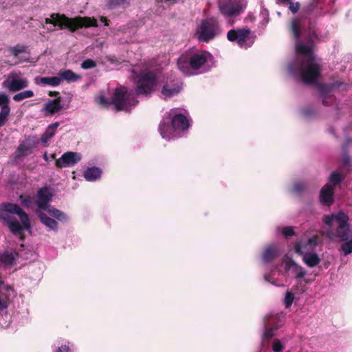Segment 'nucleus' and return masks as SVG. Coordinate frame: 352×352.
Wrapping results in <instances>:
<instances>
[{
    "mask_svg": "<svg viewBox=\"0 0 352 352\" xmlns=\"http://www.w3.org/2000/svg\"><path fill=\"white\" fill-rule=\"evenodd\" d=\"M333 221H336L338 224V228L348 226L349 217L343 212H339L337 214H333L330 216H324V222L329 227H332Z\"/></svg>",
    "mask_w": 352,
    "mask_h": 352,
    "instance_id": "obj_12",
    "label": "nucleus"
},
{
    "mask_svg": "<svg viewBox=\"0 0 352 352\" xmlns=\"http://www.w3.org/2000/svg\"><path fill=\"white\" fill-rule=\"evenodd\" d=\"M336 236L341 241H347L352 236V232L349 229V225L338 228L336 230Z\"/></svg>",
    "mask_w": 352,
    "mask_h": 352,
    "instance_id": "obj_30",
    "label": "nucleus"
},
{
    "mask_svg": "<svg viewBox=\"0 0 352 352\" xmlns=\"http://www.w3.org/2000/svg\"><path fill=\"white\" fill-rule=\"evenodd\" d=\"M38 217L42 223L53 230H57L58 223L54 219L47 216L43 212H38Z\"/></svg>",
    "mask_w": 352,
    "mask_h": 352,
    "instance_id": "obj_24",
    "label": "nucleus"
},
{
    "mask_svg": "<svg viewBox=\"0 0 352 352\" xmlns=\"http://www.w3.org/2000/svg\"><path fill=\"white\" fill-rule=\"evenodd\" d=\"M58 76L61 78V81L63 80H65L69 82H76L80 78L79 75L75 74L74 72L69 69L60 71L58 73Z\"/></svg>",
    "mask_w": 352,
    "mask_h": 352,
    "instance_id": "obj_26",
    "label": "nucleus"
},
{
    "mask_svg": "<svg viewBox=\"0 0 352 352\" xmlns=\"http://www.w3.org/2000/svg\"><path fill=\"white\" fill-rule=\"evenodd\" d=\"M70 348L68 345L63 344L60 346H58L55 352H69Z\"/></svg>",
    "mask_w": 352,
    "mask_h": 352,
    "instance_id": "obj_50",
    "label": "nucleus"
},
{
    "mask_svg": "<svg viewBox=\"0 0 352 352\" xmlns=\"http://www.w3.org/2000/svg\"><path fill=\"white\" fill-rule=\"evenodd\" d=\"M294 300V295L292 292L287 291L285 297V305L286 308H289L292 306Z\"/></svg>",
    "mask_w": 352,
    "mask_h": 352,
    "instance_id": "obj_38",
    "label": "nucleus"
},
{
    "mask_svg": "<svg viewBox=\"0 0 352 352\" xmlns=\"http://www.w3.org/2000/svg\"><path fill=\"white\" fill-rule=\"evenodd\" d=\"M51 157H52V158H53V159H54V158H55V155H54V154H52V155H51Z\"/></svg>",
    "mask_w": 352,
    "mask_h": 352,
    "instance_id": "obj_62",
    "label": "nucleus"
},
{
    "mask_svg": "<svg viewBox=\"0 0 352 352\" xmlns=\"http://www.w3.org/2000/svg\"><path fill=\"white\" fill-rule=\"evenodd\" d=\"M82 159L80 153L72 151H67L62 155V156L56 160L55 166L58 168L65 167H72L78 164Z\"/></svg>",
    "mask_w": 352,
    "mask_h": 352,
    "instance_id": "obj_9",
    "label": "nucleus"
},
{
    "mask_svg": "<svg viewBox=\"0 0 352 352\" xmlns=\"http://www.w3.org/2000/svg\"><path fill=\"white\" fill-rule=\"evenodd\" d=\"M264 333L263 335V340H270L274 336V331L275 329L270 328L269 327H267L266 325H264Z\"/></svg>",
    "mask_w": 352,
    "mask_h": 352,
    "instance_id": "obj_37",
    "label": "nucleus"
},
{
    "mask_svg": "<svg viewBox=\"0 0 352 352\" xmlns=\"http://www.w3.org/2000/svg\"><path fill=\"white\" fill-rule=\"evenodd\" d=\"M344 179L342 175L337 171L333 172L329 179V182L333 184V186H336L341 183Z\"/></svg>",
    "mask_w": 352,
    "mask_h": 352,
    "instance_id": "obj_35",
    "label": "nucleus"
},
{
    "mask_svg": "<svg viewBox=\"0 0 352 352\" xmlns=\"http://www.w3.org/2000/svg\"><path fill=\"white\" fill-rule=\"evenodd\" d=\"M294 188L296 192H301L305 189V185L302 183H296L294 184Z\"/></svg>",
    "mask_w": 352,
    "mask_h": 352,
    "instance_id": "obj_52",
    "label": "nucleus"
},
{
    "mask_svg": "<svg viewBox=\"0 0 352 352\" xmlns=\"http://www.w3.org/2000/svg\"><path fill=\"white\" fill-rule=\"evenodd\" d=\"M34 142H37V144L38 143V140H32L30 139V144H33Z\"/></svg>",
    "mask_w": 352,
    "mask_h": 352,
    "instance_id": "obj_57",
    "label": "nucleus"
},
{
    "mask_svg": "<svg viewBox=\"0 0 352 352\" xmlns=\"http://www.w3.org/2000/svg\"><path fill=\"white\" fill-rule=\"evenodd\" d=\"M102 171L96 166L88 168L84 173V177L87 181H94L100 177Z\"/></svg>",
    "mask_w": 352,
    "mask_h": 352,
    "instance_id": "obj_25",
    "label": "nucleus"
},
{
    "mask_svg": "<svg viewBox=\"0 0 352 352\" xmlns=\"http://www.w3.org/2000/svg\"><path fill=\"white\" fill-rule=\"evenodd\" d=\"M10 109L8 105H4L1 107L0 111V126H3L8 120Z\"/></svg>",
    "mask_w": 352,
    "mask_h": 352,
    "instance_id": "obj_33",
    "label": "nucleus"
},
{
    "mask_svg": "<svg viewBox=\"0 0 352 352\" xmlns=\"http://www.w3.org/2000/svg\"><path fill=\"white\" fill-rule=\"evenodd\" d=\"M301 249L302 247L300 244L298 243L295 245L296 252L299 254L303 255L302 261L307 266L310 267H314L317 266L320 263V258H319L318 255L316 253L307 252L303 254Z\"/></svg>",
    "mask_w": 352,
    "mask_h": 352,
    "instance_id": "obj_14",
    "label": "nucleus"
},
{
    "mask_svg": "<svg viewBox=\"0 0 352 352\" xmlns=\"http://www.w3.org/2000/svg\"><path fill=\"white\" fill-rule=\"evenodd\" d=\"M157 78L152 71H143L137 76L136 86L135 87L137 96H150L156 90Z\"/></svg>",
    "mask_w": 352,
    "mask_h": 352,
    "instance_id": "obj_5",
    "label": "nucleus"
},
{
    "mask_svg": "<svg viewBox=\"0 0 352 352\" xmlns=\"http://www.w3.org/2000/svg\"><path fill=\"white\" fill-rule=\"evenodd\" d=\"M96 66V62L92 59L88 58L81 63V67L84 69L94 68Z\"/></svg>",
    "mask_w": 352,
    "mask_h": 352,
    "instance_id": "obj_40",
    "label": "nucleus"
},
{
    "mask_svg": "<svg viewBox=\"0 0 352 352\" xmlns=\"http://www.w3.org/2000/svg\"><path fill=\"white\" fill-rule=\"evenodd\" d=\"M291 31L296 39V51L298 55L296 60L290 65V70L300 76L301 80L305 85L316 83L321 75V68L316 62L314 54L315 46L314 38L316 34L309 32L303 40H300L302 34V28L297 19H293L291 25Z\"/></svg>",
    "mask_w": 352,
    "mask_h": 352,
    "instance_id": "obj_1",
    "label": "nucleus"
},
{
    "mask_svg": "<svg viewBox=\"0 0 352 352\" xmlns=\"http://www.w3.org/2000/svg\"><path fill=\"white\" fill-rule=\"evenodd\" d=\"M37 145V142H34L33 144H30V138H27L23 142L19 144L15 153L16 157L28 156L30 155L32 149Z\"/></svg>",
    "mask_w": 352,
    "mask_h": 352,
    "instance_id": "obj_19",
    "label": "nucleus"
},
{
    "mask_svg": "<svg viewBox=\"0 0 352 352\" xmlns=\"http://www.w3.org/2000/svg\"><path fill=\"white\" fill-rule=\"evenodd\" d=\"M334 188L332 185L325 184L320 190V201L325 204L330 205L333 201Z\"/></svg>",
    "mask_w": 352,
    "mask_h": 352,
    "instance_id": "obj_20",
    "label": "nucleus"
},
{
    "mask_svg": "<svg viewBox=\"0 0 352 352\" xmlns=\"http://www.w3.org/2000/svg\"><path fill=\"white\" fill-rule=\"evenodd\" d=\"M221 14L228 16H237L242 11L241 6L232 1L224 2L219 4Z\"/></svg>",
    "mask_w": 352,
    "mask_h": 352,
    "instance_id": "obj_13",
    "label": "nucleus"
},
{
    "mask_svg": "<svg viewBox=\"0 0 352 352\" xmlns=\"http://www.w3.org/2000/svg\"><path fill=\"white\" fill-rule=\"evenodd\" d=\"M16 74L11 76L3 82V86L12 92H16L28 87V80L26 78H16Z\"/></svg>",
    "mask_w": 352,
    "mask_h": 352,
    "instance_id": "obj_11",
    "label": "nucleus"
},
{
    "mask_svg": "<svg viewBox=\"0 0 352 352\" xmlns=\"http://www.w3.org/2000/svg\"><path fill=\"white\" fill-rule=\"evenodd\" d=\"M318 236H314L307 241V245L311 248H314L318 244Z\"/></svg>",
    "mask_w": 352,
    "mask_h": 352,
    "instance_id": "obj_45",
    "label": "nucleus"
},
{
    "mask_svg": "<svg viewBox=\"0 0 352 352\" xmlns=\"http://www.w3.org/2000/svg\"><path fill=\"white\" fill-rule=\"evenodd\" d=\"M299 8H300L299 3H296V4H294V3L290 2V3H289V10L293 13L297 12L298 11Z\"/></svg>",
    "mask_w": 352,
    "mask_h": 352,
    "instance_id": "obj_49",
    "label": "nucleus"
},
{
    "mask_svg": "<svg viewBox=\"0 0 352 352\" xmlns=\"http://www.w3.org/2000/svg\"><path fill=\"white\" fill-rule=\"evenodd\" d=\"M26 50L27 46L19 44L8 49L10 54L15 57H18L20 54L25 53Z\"/></svg>",
    "mask_w": 352,
    "mask_h": 352,
    "instance_id": "obj_32",
    "label": "nucleus"
},
{
    "mask_svg": "<svg viewBox=\"0 0 352 352\" xmlns=\"http://www.w3.org/2000/svg\"><path fill=\"white\" fill-rule=\"evenodd\" d=\"M102 20V21H107L106 17H103Z\"/></svg>",
    "mask_w": 352,
    "mask_h": 352,
    "instance_id": "obj_61",
    "label": "nucleus"
},
{
    "mask_svg": "<svg viewBox=\"0 0 352 352\" xmlns=\"http://www.w3.org/2000/svg\"><path fill=\"white\" fill-rule=\"evenodd\" d=\"M282 234L285 238H287L289 236H292L296 234L293 227L292 226H286L284 227L282 230Z\"/></svg>",
    "mask_w": 352,
    "mask_h": 352,
    "instance_id": "obj_43",
    "label": "nucleus"
},
{
    "mask_svg": "<svg viewBox=\"0 0 352 352\" xmlns=\"http://www.w3.org/2000/svg\"><path fill=\"white\" fill-rule=\"evenodd\" d=\"M43 158L45 161H48V157L46 153L44 155Z\"/></svg>",
    "mask_w": 352,
    "mask_h": 352,
    "instance_id": "obj_58",
    "label": "nucleus"
},
{
    "mask_svg": "<svg viewBox=\"0 0 352 352\" xmlns=\"http://www.w3.org/2000/svg\"><path fill=\"white\" fill-rule=\"evenodd\" d=\"M347 85L340 82L335 81L331 84H321L319 85L318 89L320 94V96H330V93L334 89H338L339 90H346Z\"/></svg>",
    "mask_w": 352,
    "mask_h": 352,
    "instance_id": "obj_16",
    "label": "nucleus"
},
{
    "mask_svg": "<svg viewBox=\"0 0 352 352\" xmlns=\"http://www.w3.org/2000/svg\"><path fill=\"white\" fill-rule=\"evenodd\" d=\"M272 348L274 352H282L284 346L279 340L275 339L273 342Z\"/></svg>",
    "mask_w": 352,
    "mask_h": 352,
    "instance_id": "obj_42",
    "label": "nucleus"
},
{
    "mask_svg": "<svg viewBox=\"0 0 352 352\" xmlns=\"http://www.w3.org/2000/svg\"><path fill=\"white\" fill-rule=\"evenodd\" d=\"M168 133H162V138H164L166 137V135H168Z\"/></svg>",
    "mask_w": 352,
    "mask_h": 352,
    "instance_id": "obj_59",
    "label": "nucleus"
},
{
    "mask_svg": "<svg viewBox=\"0 0 352 352\" xmlns=\"http://www.w3.org/2000/svg\"><path fill=\"white\" fill-rule=\"evenodd\" d=\"M264 325L277 330L282 326L283 321L280 316L276 315L267 316L263 320Z\"/></svg>",
    "mask_w": 352,
    "mask_h": 352,
    "instance_id": "obj_21",
    "label": "nucleus"
},
{
    "mask_svg": "<svg viewBox=\"0 0 352 352\" xmlns=\"http://www.w3.org/2000/svg\"><path fill=\"white\" fill-rule=\"evenodd\" d=\"M36 83L56 87L61 83V78L59 76L41 77L39 80L36 79Z\"/></svg>",
    "mask_w": 352,
    "mask_h": 352,
    "instance_id": "obj_27",
    "label": "nucleus"
},
{
    "mask_svg": "<svg viewBox=\"0 0 352 352\" xmlns=\"http://www.w3.org/2000/svg\"><path fill=\"white\" fill-rule=\"evenodd\" d=\"M302 114L306 118H309L314 114V111L311 108H305L302 110Z\"/></svg>",
    "mask_w": 352,
    "mask_h": 352,
    "instance_id": "obj_48",
    "label": "nucleus"
},
{
    "mask_svg": "<svg viewBox=\"0 0 352 352\" xmlns=\"http://www.w3.org/2000/svg\"><path fill=\"white\" fill-rule=\"evenodd\" d=\"M182 89L181 85L178 80L176 82L173 80V82H167L165 85H164L161 93L166 98L173 97L180 91Z\"/></svg>",
    "mask_w": 352,
    "mask_h": 352,
    "instance_id": "obj_18",
    "label": "nucleus"
},
{
    "mask_svg": "<svg viewBox=\"0 0 352 352\" xmlns=\"http://www.w3.org/2000/svg\"><path fill=\"white\" fill-rule=\"evenodd\" d=\"M58 95H59V92H58V91H50L49 92V96H57Z\"/></svg>",
    "mask_w": 352,
    "mask_h": 352,
    "instance_id": "obj_55",
    "label": "nucleus"
},
{
    "mask_svg": "<svg viewBox=\"0 0 352 352\" xmlns=\"http://www.w3.org/2000/svg\"><path fill=\"white\" fill-rule=\"evenodd\" d=\"M8 289L0 285V311L8 307L9 296L7 294Z\"/></svg>",
    "mask_w": 352,
    "mask_h": 352,
    "instance_id": "obj_28",
    "label": "nucleus"
},
{
    "mask_svg": "<svg viewBox=\"0 0 352 352\" xmlns=\"http://www.w3.org/2000/svg\"><path fill=\"white\" fill-rule=\"evenodd\" d=\"M251 30L249 28L232 29L228 32L227 38L230 42H236L238 45L243 47L250 38Z\"/></svg>",
    "mask_w": 352,
    "mask_h": 352,
    "instance_id": "obj_8",
    "label": "nucleus"
},
{
    "mask_svg": "<svg viewBox=\"0 0 352 352\" xmlns=\"http://www.w3.org/2000/svg\"><path fill=\"white\" fill-rule=\"evenodd\" d=\"M320 98L322 99V102L324 105H325V106L329 105V100H331V96H321Z\"/></svg>",
    "mask_w": 352,
    "mask_h": 352,
    "instance_id": "obj_53",
    "label": "nucleus"
},
{
    "mask_svg": "<svg viewBox=\"0 0 352 352\" xmlns=\"http://www.w3.org/2000/svg\"><path fill=\"white\" fill-rule=\"evenodd\" d=\"M54 134L55 133H44L41 138V142L46 144L48 140L52 138Z\"/></svg>",
    "mask_w": 352,
    "mask_h": 352,
    "instance_id": "obj_51",
    "label": "nucleus"
},
{
    "mask_svg": "<svg viewBox=\"0 0 352 352\" xmlns=\"http://www.w3.org/2000/svg\"><path fill=\"white\" fill-rule=\"evenodd\" d=\"M285 268L287 270L291 269V268H294V270H296V267H298V265L294 262V260H292V258H287L285 260Z\"/></svg>",
    "mask_w": 352,
    "mask_h": 352,
    "instance_id": "obj_44",
    "label": "nucleus"
},
{
    "mask_svg": "<svg viewBox=\"0 0 352 352\" xmlns=\"http://www.w3.org/2000/svg\"><path fill=\"white\" fill-rule=\"evenodd\" d=\"M52 197L53 193L50 188L44 186L39 188L36 193L37 199L36 201L38 208L45 211L47 210L50 207H52L49 204V202L52 200Z\"/></svg>",
    "mask_w": 352,
    "mask_h": 352,
    "instance_id": "obj_10",
    "label": "nucleus"
},
{
    "mask_svg": "<svg viewBox=\"0 0 352 352\" xmlns=\"http://www.w3.org/2000/svg\"><path fill=\"white\" fill-rule=\"evenodd\" d=\"M0 208L1 210L19 216L21 224L15 217L9 214L3 215L2 219L6 221L10 232L14 235L20 236L21 239L23 240L24 239L23 229L28 230L31 227L28 214L16 204L3 203Z\"/></svg>",
    "mask_w": 352,
    "mask_h": 352,
    "instance_id": "obj_3",
    "label": "nucleus"
},
{
    "mask_svg": "<svg viewBox=\"0 0 352 352\" xmlns=\"http://www.w3.org/2000/svg\"><path fill=\"white\" fill-rule=\"evenodd\" d=\"M128 0H107V7L109 9H114L120 5L126 3Z\"/></svg>",
    "mask_w": 352,
    "mask_h": 352,
    "instance_id": "obj_39",
    "label": "nucleus"
},
{
    "mask_svg": "<svg viewBox=\"0 0 352 352\" xmlns=\"http://www.w3.org/2000/svg\"><path fill=\"white\" fill-rule=\"evenodd\" d=\"M59 125V123L58 122H55L54 124H50L49 126H48V129H52V130H54L55 129H56L58 127V126Z\"/></svg>",
    "mask_w": 352,
    "mask_h": 352,
    "instance_id": "obj_54",
    "label": "nucleus"
},
{
    "mask_svg": "<svg viewBox=\"0 0 352 352\" xmlns=\"http://www.w3.org/2000/svg\"><path fill=\"white\" fill-rule=\"evenodd\" d=\"M96 102L103 108H109L111 104L116 111H130L131 108L137 105L138 100L134 96L132 91H129L127 88L123 86L116 87L111 100L104 96H99L96 99Z\"/></svg>",
    "mask_w": 352,
    "mask_h": 352,
    "instance_id": "obj_2",
    "label": "nucleus"
},
{
    "mask_svg": "<svg viewBox=\"0 0 352 352\" xmlns=\"http://www.w3.org/2000/svg\"><path fill=\"white\" fill-rule=\"evenodd\" d=\"M34 95V92L32 90H26L15 94L13 96V100L16 102H19L25 98H32Z\"/></svg>",
    "mask_w": 352,
    "mask_h": 352,
    "instance_id": "obj_34",
    "label": "nucleus"
},
{
    "mask_svg": "<svg viewBox=\"0 0 352 352\" xmlns=\"http://www.w3.org/2000/svg\"><path fill=\"white\" fill-rule=\"evenodd\" d=\"M60 97H58L53 100L49 101L45 104V111L50 114H54L58 112L63 108L62 105L60 104Z\"/></svg>",
    "mask_w": 352,
    "mask_h": 352,
    "instance_id": "obj_22",
    "label": "nucleus"
},
{
    "mask_svg": "<svg viewBox=\"0 0 352 352\" xmlns=\"http://www.w3.org/2000/svg\"><path fill=\"white\" fill-rule=\"evenodd\" d=\"M175 130L185 131L189 129L190 122L187 117L182 113L175 114L171 122Z\"/></svg>",
    "mask_w": 352,
    "mask_h": 352,
    "instance_id": "obj_15",
    "label": "nucleus"
},
{
    "mask_svg": "<svg viewBox=\"0 0 352 352\" xmlns=\"http://www.w3.org/2000/svg\"><path fill=\"white\" fill-rule=\"evenodd\" d=\"M344 241L341 245V249L344 252V255H347L352 252V239Z\"/></svg>",
    "mask_w": 352,
    "mask_h": 352,
    "instance_id": "obj_36",
    "label": "nucleus"
},
{
    "mask_svg": "<svg viewBox=\"0 0 352 352\" xmlns=\"http://www.w3.org/2000/svg\"><path fill=\"white\" fill-rule=\"evenodd\" d=\"M210 57V54L206 51H203L200 53H195L190 56L188 63L180 60L178 63V67L183 72H185L184 68L187 67V64H188L193 70H197L208 61Z\"/></svg>",
    "mask_w": 352,
    "mask_h": 352,
    "instance_id": "obj_7",
    "label": "nucleus"
},
{
    "mask_svg": "<svg viewBox=\"0 0 352 352\" xmlns=\"http://www.w3.org/2000/svg\"><path fill=\"white\" fill-rule=\"evenodd\" d=\"M276 256V250L272 247H268L263 251L262 258L264 262L268 263L274 260Z\"/></svg>",
    "mask_w": 352,
    "mask_h": 352,
    "instance_id": "obj_31",
    "label": "nucleus"
},
{
    "mask_svg": "<svg viewBox=\"0 0 352 352\" xmlns=\"http://www.w3.org/2000/svg\"><path fill=\"white\" fill-rule=\"evenodd\" d=\"M352 144V139L346 138L344 144L342 145V156L341 159L342 166L348 167L350 166L351 157L348 154L347 148Z\"/></svg>",
    "mask_w": 352,
    "mask_h": 352,
    "instance_id": "obj_23",
    "label": "nucleus"
},
{
    "mask_svg": "<svg viewBox=\"0 0 352 352\" xmlns=\"http://www.w3.org/2000/svg\"><path fill=\"white\" fill-rule=\"evenodd\" d=\"M19 199L22 204V205L23 206H25L27 208H29L30 206V205L32 204V201H33V198L30 196H25V195H20L19 196Z\"/></svg>",
    "mask_w": 352,
    "mask_h": 352,
    "instance_id": "obj_41",
    "label": "nucleus"
},
{
    "mask_svg": "<svg viewBox=\"0 0 352 352\" xmlns=\"http://www.w3.org/2000/svg\"><path fill=\"white\" fill-rule=\"evenodd\" d=\"M295 271L296 272V277L297 278H302L306 274V271L301 266L299 265L296 267Z\"/></svg>",
    "mask_w": 352,
    "mask_h": 352,
    "instance_id": "obj_46",
    "label": "nucleus"
},
{
    "mask_svg": "<svg viewBox=\"0 0 352 352\" xmlns=\"http://www.w3.org/2000/svg\"><path fill=\"white\" fill-rule=\"evenodd\" d=\"M52 217L56 219L61 222H67L68 221V217L61 210L56 208L50 207L46 210Z\"/></svg>",
    "mask_w": 352,
    "mask_h": 352,
    "instance_id": "obj_29",
    "label": "nucleus"
},
{
    "mask_svg": "<svg viewBox=\"0 0 352 352\" xmlns=\"http://www.w3.org/2000/svg\"><path fill=\"white\" fill-rule=\"evenodd\" d=\"M50 19L46 18L45 19L46 24H52L54 26H58L60 30L68 29L72 32L83 27L89 28L98 26L97 20L94 18L87 16L69 18L65 14L58 13H53L50 15Z\"/></svg>",
    "mask_w": 352,
    "mask_h": 352,
    "instance_id": "obj_4",
    "label": "nucleus"
},
{
    "mask_svg": "<svg viewBox=\"0 0 352 352\" xmlns=\"http://www.w3.org/2000/svg\"><path fill=\"white\" fill-rule=\"evenodd\" d=\"M221 32L219 20L215 17H210L202 20L196 31V36L199 41L208 43L213 40Z\"/></svg>",
    "mask_w": 352,
    "mask_h": 352,
    "instance_id": "obj_6",
    "label": "nucleus"
},
{
    "mask_svg": "<svg viewBox=\"0 0 352 352\" xmlns=\"http://www.w3.org/2000/svg\"><path fill=\"white\" fill-rule=\"evenodd\" d=\"M102 20V21H107L106 17H103Z\"/></svg>",
    "mask_w": 352,
    "mask_h": 352,
    "instance_id": "obj_60",
    "label": "nucleus"
},
{
    "mask_svg": "<svg viewBox=\"0 0 352 352\" xmlns=\"http://www.w3.org/2000/svg\"><path fill=\"white\" fill-rule=\"evenodd\" d=\"M166 3H169L171 4H175L177 3V0H163Z\"/></svg>",
    "mask_w": 352,
    "mask_h": 352,
    "instance_id": "obj_56",
    "label": "nucleus"
},
{
    "mask_svg": "<svg viewBox=\"0 0 352 352\" xmlns=\"http://www.w3.org/2000/svg\"><path fill=\"white\" fill-rule=\"evenodd\" d=\"M9 101V97L6 94H0V106H1V107L4 105H8Z\"/></svg>",
    "mask_w": 352,
    "mask_h": 352,
    "instance_id": "obj_47",
    "label": "nucleus"
},
{
    "mask_svg": "<svg viewBox=\"0 0 352 352\" xmlns=\"http://www.w3.org/2000/svg\"><path fill=\"white\" fill-rule=\"evenodd\" d=\"M18 256L19 254L16 250H6L0 253V263L5 267L13 266L16 264Z\"/></svg>",
    "mask_w": 352,
    "mask_h": 352,
    "instance_id": "obj_17",
    "label": "nucleus"
}]
</instances>
